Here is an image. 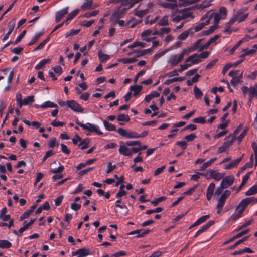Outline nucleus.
Returning <instances> with one entry per match:
<instances>
[{
  "label": "nucleus",
  "mask_w": 257,
  "mask_h": 257,
  "mask_svg": "<svg viewBox=\"0 0 257 257\" xmlns=\"http://www.w3.org/2000/svg\"><path fill=\"white\" fill-rule=\"evenodd\" d=\"M171 16L172 17V20L173 22H179L188 18H193L194 17L190 8L184 9L179 11V13L177 15H175V14L172 12Z\"/></svg>",
  "instance_id": "obj_1"
},
{
  "label": "nucleus",
  "mask_w": 257,
  "mask_h": 257,
  "mask_svg": "<svg viewBox=\"0 0 257 257\" xmlns=\"http://www.w3.org/2000/svg\"><path fill=\"white\" fill-rule=\"evenodd\" d=\"M77 124L81 127L83 130L88 131L90 132H95L98 135H101L103 133L100 131L99 127L95 124H93L89 122L85 124L82 123L78 120L76 121Z\"/></svg>",
  "instance_id": "obj_2"
},
{
  "label": "nucleus",
  "mask_w": 257,
  "mask_h": 257,
  "mask_svg": "<svg viewBox=\"0 0 257 257\" xmlns=\"http://www.w3.org/2000/svg\"><path fill=\"white\" fill-rule=\"evenodd\" d=\"M254 200H255L254 197L246 198L243 199L237 206L236 210H238L241 213H243L248 205L252 202Z\"/></svg>",
  "instance_id": "obj_3"
},
{
  "label": "nucleus",
  "mask_w": 257,
  "mask_h": 257,
  "mask_svg": "<svg viewBox=\"0 0 257 257\" xmlns=\"http://www.w3.org/2000/svg\"><path fill=\"white\" fill-rule=\"evenodd\" d=\"M68 102L69 103L68 108L76 112H83L84 109L76 101L70 100H68Z\"/></svg>",
  "instance_id": "obj_4"
},
{
  "label": "nucleus",
  "mask_w": 257,
  "mask_h": 257,
  "mask_svg": "<svg viewBox=\"0 0 257 257\" xmlns=\"http://www.w3.org/2000/svg\"><path fill=\"white\" fill-rule=\"evenodd\" d=\"M184 54L182 52L179 55H174L170 57L169 63L173 66H177L183 59Z\"/></svg>",
  "instance_id": "obj_5"
},
{
  "label": "nucleus",
  "mask_w": 257,
  "mask_h": 257,
  "mask_svg": "<svg viewBox=\"0 0 257 257\" xmlns=\"http://www.w3.org/2000/svg\"><path fill=\"white\" fill-rule=\"evenodd\" d=\"M234 180L235 178L233 175L227 176L223 178L220 184L225 189L227 188L233 184Z\"/></svg>",
  "instance_id": "obj_6"
},
{
  "label": "nucleus",
  "mask_w": 257,
  "mask_h": 257,
  "mask_svg": "<svg viewBox=\"0 0 257 257\" xmlns=\"http://www.w3.org/2000/svg\"><path fill=\"white\" fill-rule=\"evenodd\" d=\"M201 61V60L197 53L191 55L186 59V62L189 63L191 66L198 64Z\"/></svg>",
  "instance_id": "obj_7"
},
{
  "label": "nucleus",
  "mask_w": 257,
  "mask_h": 257,
  "mask_svg": "<svg viewBox=\"0 0 257 257\" xmlns=\"http://www.w3.org/2000/svg\"><path fill=\"white\" fill-rule=\"evenodd\" d=\"M234 16L238 15L237 17V21L239 23L244 21L248 17V13H244L243 9H239L234 13Z\"/></svg>",
  "instance_id": "obj_8"
},
{
  "label": "nucleus",
  "mask_w": 257,
  "mask_h": 257,
  "mask_svg": "<svg viewBox=\"0 0 257 257\" xmlns=\"http://www.w3.org/2000/svg\"><path fill=\"white\" fill-rule=\"evenodd\" d=\"M68 13V7H65L62 9L58 11L55 14V21L57 23L59 22L63 16Z\"/></svg>",
  "instance_id": "obj_9"
},
{
  "label": "nucleus",
  "mask_w": 257,
  "mask_h": 257,
  "mask_svg": "<svg viewBox=\"0 0 257 257\" xmlns=\"http://www.w3.org/2000/svg\"><path fill=\"white\" fill-rule=\"evenodd\" d=\"M72 254L73 256L78 255L77 257H86L90 254V253L89 249L83 248L72 252Z\"/></svg>",
  "instance_id": "obj_10"
},
{
  "label": "nucleus",
  "mask_w": 257,
  "mask_h": 257,
  "mask_svg": "<svg viewBox=\"0 0 257 257\" xmlns=\"http://www.w3.org/2000/svg\"><path fill=\"white\" fill-rule=\"evenodd\" d=\"M234 141V138H233L230 141H226L223 143L222 146H220L217 150L218 154L222 153L228 149L233 144Z\"/></svg>",
  "instance_id": "obj_11"
},
{
  "label": "nucleus",
  "mask_w": 257,
  "mask_h": 257,
  "mask_svg": "<svg viewBox=\"0 0 257 257\" xmlns=\"http://www.w3.org/2000/svg\"><path fill=\"white\" fill-rule=\"evenodd\" d=\"M214 224L213 221H209L206 224L202 226L195 233L194 237H198L200 234L206 231Z\"/></svg>",
  "instance_id": "obj_12"
},
{
  "label": "nucleus",
  "mask_w": 257,
  "mask_h": 257,
  "mask_svg": "<svg viewBox=\"0 0 257 257\" xmlns=\"http://www.w3.org/2000/svg\"><path fill=\"white\" fill-rule=\"evenodd\" d=\"M152 51L151 48L147 49L144 50H135L130 52H129L127 54L128 55H132L133 54H136V56L137 57H139L141 56H143L147 54V53H151Z\"/></svg>",
  "instance_id": "obj_13"
},
{
  "label": "nucleus",
  "mask_w": 257,
  "mask_h": 257,
  "mask_svg": "<svg viewBox=\"0 0 257 257\" xmlns=\"http://www.w3.org/2000/svg\"><path fill=\"white\" fill-rule=\"evenodd\" d=\"M160 5L162 7L171 10H178V6L175 3H170L169 2H160Z\"/></svg>",
  "instance_id": "obj_14"
},
{
  "label": "nucleus",
  "mask_w": 257,
  "mask_h": 257,
  "mask_svg": "<svg viewBox=\"0 0 257 257\" xmlns=\"http://www.w3.org/2000/svg\"><path fill=\"white\" fill-rule=\"evenodd\" d=\"M210 19H208L205 22L200 23L195 26H193L190 28V30L191 31L193 32V33L195 32H198L201 30L203 28L209 23Z\"/></svg>",
  "instance_id": "obj_15"
},
{
  "label": "nucleus",
  "mask_w": 257,
  "mask_h": 257,
  "mask_svg": "<svg viewBox=\"0 0 257 257\" xmlns=\"http://www.w3.org/2000/svg\"><path fill=\"white\" fill-rule=\"evenodd\" d=\"M212 0H204L200 4L196 5L193 7V8H197L198 9H204L208 8L211 5Z\"/></svg>",
  "instance_id": "obj_16"
},
{
  "label": "nucleus",
  "mask_w": 257,
  "mask_h": 257,
  "mask_svg": "<svg viewBox=\"0 0 257 257\" xmlns=\"http://www.w3.org/2000/svg\"><path fill=\"white\" fill-rule=\"evenodd\" d=\"M209 173L211 177L216 181L221 180L224 176V173L218 172L214 170H210Z\"/></svg>",
  "instance_id": "obj_17"
},
{
  "label": "nucleus",
  "mask_w": 257,
  "mask_h": 257,
  "mask_svg": "<svg viewBox=\"0 0 257 257\" xmlns=\"http://www.w3.org/2000/svg\"><path fill=\"white\" fill-rule=\"evenodd\" d=\"M215 187V185L214 183H211L208 186L206 192V197L207 199L209 201L212 198Z\"/></svg>",
  "instance_id": "obj_18"
},
{
  "label": "nucleus",
  "mask_w": 257,
  "mask_h": 257,
  "mask_svg": "<svg viewBox=\"0 0 257 257\" xmlns=\"http://www.w3.org/2000/svg\"><path fill=\"white\" fill-rule=\"evenodd\" d=\"M119 152L121 154L125 156H131L132 155L131 149L127 148L125 145L120 146Z\"/></svg>",
  "instance_id": "obj_19"
},
{
  "label": "nucleus",
  "mask_w": 257,
  "mask_h": 257,
  "mask_svg": "<svg viewBox=\"0 0 257 257\" xmlns=\"http://www.w3.org/2000/svg\"><path fill=\"white\" fill-rule=\"evenodd\" d=\"M253 97H257V84L249 88V99L251 101Z\"/></svg>",
  "instance_id": "obj_20"
},
{
  "label": "nucleus",
  "mask_w": 257,
  "mask_h": 257,
  "mask_svg": "<svg viewBox=\"0 0 257 257\" xmlns=\"http://www.w3.org/2000/svg\"><path fill=\"white\" fill-rule=\"evenodd\" d=\"M242 159V157H240L231 162L230 164H226L224 166V169L228 170L236 167L241 161Z\"/></svg>",
  "instance_id": "obj_21"
},
{
  "label": "nucleus",
  "mask_w": 257,
  "mask_h": 257,
  "mask_svg": "<svg viewBox=\"0 0 257 257\" xmlns=\"http://www.w3.org/2000/svg\"><path fill=\"white\" fill-rule=\"evenodd\" d=\"M40 107L43 109L48 108H57L58 105L50 101H47L43 103L40 105Z\"/></svg>",
  "instance_id": "obj_22"
},
{
  "label": "nucleus",
  "mask_w": 257,
  "mask_h": 257,
  "mask_svg": "<svg viewBox=\"0 0 257 257\" xmlns=\"http://www.w3.org/2000/svg\"><path fill=\"white\" fill-rule=\"evenodd\" d=\"M51 62L50 59H45L41 60L38 64L35 66L36 70H40L43 68L45 65L50 63Z\"/></svg>",
  "instance_id": "obj_23"
},
{
  "label": "nucleus",
  "mask_w": 257,
  "mask_h": 257,
  "mask_svg": "<svg viewBox=\"0 0 257 257\" xmlns=\"http://www.w3.org/2000/svg\"><path fill=\"white\" fill-rule=\"evenodd\" d=\"M98 57L99 58V60L102 63H104L106 62L110 58L109 55L102 53L101 50L98 51Z\"/></svg>",
  "instance_id": "obj_24"
},
{
  "label": "nucleus",
  "mask_w": 257,
  "mask_h": 257,
  "mask_svg": "<svg viewBox=\"0 0 257 257\" xmlns=\"http://www.w3.org/2000/svg\"><path fill=\"white\" fill-rule=\"evenodd\" d=\"M160 95L159 92L156 91L151 92L149 94L146 95L145 97L144 100L146 102H149L154 97H158Z\"/></svg>",
  "instance_id": "obj_25"
},
{
  "label": "nucleus",
  "mask_w": 257,
  "mask_h": 257,
  "mask_svg": "<svg viewBox=\"0 0 257 257\" xmlns=\"http://www.w3.org/2000/svg\"><path fill=\"white\" fill-rule=\"evenodd\" d=\"M79 9H75L72 12H71L67 17L66 20H65V23L66 25L68 24V22L69 21L72 20L79 13Z\"/></svg>",
  "instance_id": "obj_26"
},
{
  "label": "nucleus",
  "mask_w": 257,
  "mask_h": 257,
  "mask_svg": "<svg viewBox=\"0 0 257 257\" xmlns=\"http://www.w3.org/2000/svg\"><path fill=\"white\" fill-rule=\"evenodd\" d=\"M250 174V173H248L244 175V176L243 178V179H242L241 184L236 189L237 193L239 192L241 190L242 187L244 186L245 184L246 183V182L247 181V180H248V179L249 178Z\"/></svg>",
  "instance_id": "obj_27"
},
{
  "label": "nucleus",
  "mask_w": 257,
  "mask_h": 257,
  "mask_svg": "<svg viewBox=\"0 0 257 257\" xmlns=\"http://www.w3.org/2000/svg\"><path fill=\"white\" fill-rule=\"evenodd\" d=\"M190 33L193 34V32L191 31L190 28L181 33L178 36V39L181 40H184L187 38Z\"/></svg>",
  "instance_id": "obj_28"
},
{
  "label": "nucleus",
  "mask_w": 257,
  "mask_h": 257,
  "mask_svg": "<svg viewBox=\"0 0 257 257\" xmlns=\"http://www.w3.org/2000/svg\"><path fill=\"white\" fill-rule=\"evenodd\" d=\"M12 246V243L6 240H0V248L8 249Z\"/></svg>",
  "instance_id": "obj_29"
},
{
  "label": "nucleus",
  "mask_w": 257,
  "mask_h": 257,
  "mask_svg": "<svg viewBox=\"0 0 257 257\" xmlns=\"http://www.w3.org/2000/svg\"><path fill=\"white\" fill-rule=\"evenodd\" d=\"M149 11V10L147 9H144V10H138L136 9H135L134 10V13L136 16H137L139 17L140 18L142 17L145 15H146Z\"/></svg>",
  "instance_id": "obj_30"
},
{
  "label": "nucleus",
  "mask_w": 257,
  "mask_h": 257,
  "mask_svg": "<svg viewBox=\"0 0 257 257\" xmlns=\"http://www.w3.org/2000/svg\"><path fill=\"white\" fill-rule=\"evenodd\" d=\"M225 201L226 200H225L220 197V198L218 200V203L217 204V206H216V208L217 209V213H219L221 211L222 208L225 204Z\"/></svg>",
  "instance_id": "obj_31"
},
{
  "label": "nucleus",
  "mask_w": 257,
  "mask_h": 257,
  "mask_svg": "<svg viewBox=\"0 0 257 257\" xmlns=\"http://www.w3.org/2000/svg\"><path fill=\"white\" fill-rule=\"evenodd\" d=\"M243 51H244V53L241 55V58H244L247 55H253L256 52V49H253L250 50H248L247 49H243Z\"/></svg>",
  "instance_id": "obj_32"
},
{
  "label": "nucleus",
  "mask_w": 257,
  "mask_h": 257,
  "mask_svg": "<svg viewBox=\"0 0 257 257\" xmlns=\"http://www.w3.org/2000/svg\"><path fill=\"white\" fill-rule=\"evenodd\" d=\"M43 34V32H40L36 34L35 36L28 43V46H32L39 39V38Z\"/></svg>",
  "instance_id": "obj_33"
},
{
  "label": "nucleus",
  "mask_w": 257,
  "mask_h": 257,
  "mask_svg": "<svg viewBox=\"0 0 257 257\" xmlns=\"http://www.w3.org/2000/svg\"><path fill=\"white\" fill-rule=\"evenodd\" d=\"M124 188L125 185L124 184H122L120 186L119 191L116 194V198H120L121 197L125 196L126 194V192L124 190Z\"/></svg>",
  "instance_id": "obj_34"
},
{
  "label": "nucleus",
  "mask_w": 257,
  "mask_h": 257,
  "mask_svg": "<svg viewBox=\"0 0 257 257\" xmlns=\"http://www.w3.org/2000/svg\"><path fill=\"white\" fill-rule=\"evenodd\" d=\"M168 16L165 15L163 17H162L159 21L158 23V25L161 26H167L169 24L168 23Z\"/></svg>",
  "instance_id": "obj_35"
},
{
  "label": "nucleus",
  "mask_w": 257,
  "mask_h": 257,
  "mask_svg": "<svg viewBox=\"0 0 257 257\" xmlns=\"http://www.w3.org/2000/svg\"><path fill=\"white\" fill-rule=\"evenodd\" d=\"M117 120L118 121H124L127 122L130 120V118L128 115L120 114L118 115Z\"/></svg>",
  "instance_id": "obj_36"
},
{
  "label": "nucleus",
  "mask_w": 257,
  "mask_h": 257,
  "mask_svg": "<svg viewBox=\"0 0 257 257\" xmlns=\"http://www.w3.org/2000/svg\"><path fill=\"white\" fill-rule=\"evenodd\" d=\"M216 160V158H211L206 162L203 164L201 166L200 170H203L206 168L208 167L212 163H213Z\"/></svg>",
  "instance_id": "obj_37"
},
{
  "label": "nucleus",
  "mask_w": 257,
  "mask_h": 257,
  "mask_svg": "<svg viewBox=\"0 0 257 257\" xmlns=\"http://www.w3.org/2000/svg\"><path fill=\"white\" fill-rule=\"evenodd\" d=\"M131 90L134 92V95H138L142 90V87L141 85H134L131 87Z\"/></svg>",
  "instance_id": "obj_38"
},
{
  "label": "nucleus",
  "mask_w": 257,
  "mask_h": 257,
  "mask_svg": "<svg viewBox=\"0 0 257 257\" xmlns=\"http://www.w3.org/2000/svg\"><path fill=\"white\" fill-rule=\"evenodd\" d=\"M243 72L241 73L239 76L238 77H233L232 80L231 81V84L232 85H236V84L239 83L241 81L242 77Z\"/></svg>",
  "instance_id": "obj_39"
},
{
  "label": "nucleus",
  "mask_w": 257,
  "mask_h": 257,
  "mask_svg": "<svg viewBox=\"0 0 257 257\" xmlns=\"http://www.w3.org/2000/svg\"><path fill=\"white\" fill-rule=\"evenodd\" d=\"M145 46L146 43L142 42L135 41L133 43V44L129 45L128 46V48L130 49H132L136 47H140L141 48H144Z\"/></svg>",
  "instance_id": "obj_40"
},
{
  "label": "nucleus",
  "mask_w": 257,
  "mask_h": 257,
  "mask_svg": "<svg viewBox=\"0 0 257 257\" xmlns=\"http://www.w3.org/2000/svg\"><path fill=\"white\" fill-rule=\"evenodd\" d=\"M126 138H139V134L135 131L128 130L126 131Z\"/></svg>",
  "instance_id": "obj_41"
},
{
  "label": "nucleus",
  "mask_w": 257,
  "mask_h": 257,
  "mask_svg": "<svg viewBox=\"0 0 257 257\" xmlns=\"http://www.w3.org/2000/svg\"><path fill=\"white\" fill-rule=\"evenodd\" d=\"M114 177L116 180L115 182V186H118L119 185L121 186L122 184H124L123 183L124 177L123 176H121L120 177H119L117 175H114Z\"/></svg>",
  "instance_id": "obj_42"
},
{
  "label": "nucleus",
  "mask_w": 257,
  "mask_h": 257,
  "mask_svg": "<svg viewBox=\"0 0 257 257\" xmlns=\"http://www.w3.org/2000/svg\"><path fill=\"white\" fill-rule=\"evenodd\" d=\"M257 193V185L252 186L249 190L245 193L247 196H250L255 194Z\"/></svg>",
  "instance_id": "obj_43"
},
{
  "label": "nucleus",
  "mask_w": 257,
  "mask_h": 257,
  "mask_svg": "<svg viewBox=\"0 0 257 257\" xmlns=\"http://www.w3.org/2000/svg\"><path fill=\"white\" fill-rule=\"evenodd\" d=\"M93 1L92 0H87L84 2L81 7V8L83 10L90 9L92 5Z\"/></svg>",
  "instance_id": "obj_44"
},
{
  "label": "nucleus",
  "mask_w": 257,
  "mask_h": 257,
  "mask_svg": "<svg viewBox=\"0 0 257 257\" xmlns=\"http://www.w3.org/2000/svg\"><path fill=\"white\" fill-rule=\"evenodd\" d=\"M159 18V16H156L154 18H151L150 16L146 18L145 20V24H153L155 23Z\"/></svg>",
  "instance_id": "obj_45"
},
{
  "label": "nucleus",
  "mask_w": 257,
  "mask_h": 257,
  "mask_svg": "<svg viewBox=\"0 0 257 257\" xmlns=\"http://www.w3.org/2000/svg\"><path fill=\"white\" fill-rule=\"evenodd\" d=\"M34 101V96L31 95L25 98L23 100V104L24 105H27L29 103H31Z\"/></svg>",
  "instance_id": "obj_46"
},
{
  "label": "nucleus",
  "mask_w": 257,
  "mask_h": 257,
  "mask_svg": "<svg viewBox=\"0 0 257 257\" xmlns=\"http://www.w3.org/2000/svg\"><path fill=\"white\" fill-rule=\"evenodd\" d=\"M197 48L194 45L188 49H184L182 50L183 53L185 55H188L190 53L195 51Z\"/></svg>",
  "instance_id": "obj_47"
},
{
  "label": "nucleus",
  "mask_w": 257,
  "mask_h": 257,
  "mask_svg": "<svg viewBox=\"0 0 257 257\" xmlns=\"http://www.w3.org/2000/svg\"><path fill=\"white\" fill-rule=\"evenodd\" d=\"M194 93L195 98L198 99L200 98L203 95L201 90L197 86H195L194 88Z\"/></svg>",
  "instance_id": "obj_48"
},
{
  "label": "nucleus",
  "mask_w": 257,
  "mask_h": 257,
  "mask_svg": "<svg viewBox=\"0 0 257 257\" xmlns=\"http://www.w3.org/2000/svg\"><path fill=\"white\" fill-rule=\"evenodd\" d=\"M166 197L165 196H161L158 198L155 199V200L151 201V204L154 206H156L159 202H162L165 200H166Z\"/></svg>",
  "instance_id": "obj_49"
},
{
  "label": "nucleus",
  "mask_w": 257,
  "mask_h": 257,
  "mask_svg": "<svg viewBox=\"0 0 257 257\" xmlns=\"http://www.w3.org/2000/svg\"><path fill=\"white\" fill-rule=\"evenodd\" d=\"M26 33V30H24L20 34H19L17 38L16 39L15 41L14 42L13 44L16 45L18 43H19L22 38L25 36Z\"/></svg>",
  "instance_id": "obj_50"
},
{
  "label": "nucleus",
  "mask_w": 257,
  "mask_h": 257,
  "mask_svg": "<svg viewBox=\"0 0 257 257\" xmlns=\"http://www.w3.org/2000/svg\"><path fill=\"white\" fill-rule=\"evenodd\" d=\"M212 15L213 18L214 24L217 25L220 20L222 19V17L218 13H212Z\"/></svg>",
  "instance_id": "obj_51"
},
{
  "label": "nucleus",
  "mask_w": 257,
  "mask_h": 257,
  "mask_svg": "<svg viewBox=\"0 0 257 257\" xmlns=\"http://www.w3.org/2000/svg\"><path fill=\"white\" fill-rule=\"evenodd\" d=\"M227 10L224 7H221L219 8V12H218L222 17V19H224L227 15Z\"/></svg>",
  "instance_id": "obj_52"
},
{
  "label": "nucleus",
  "mask_w": 257,
  "mask_h": 257,
  "mask_svg": "<svg viewBox=\"0 0 257 257\" xmlns=\"http://www.w3.org/2000/svg\"><path fill=\"white\" fill-rule=\"evenodd\" d=\"M89 142L86 139H84L81 141V142L79 144V146L80 147L81 150H84L89 147L88 146Z\"/></svg>",
  "instance_id": "obj_53"
},
{
  "label": "nucleus",
  "mask_w": 257,
  "mask_h": 257,
  "mask_svg": "<svg viewBox=\"0 0 257 257\" xmlns=\"http://www.w3.org/2000/svg\"><path fill=\"white\" fill-rule=\"evenodd\" d=\"M80 31V29H76V30L72 29V30H71L70 31L68 32L66 34L65 37L66 38H68L69 36H74V35H77V34H78L79 33Z\"/></svg>",
  "instance_id": "obj_54"
},
{
  "label": "nucleus",
  "mask_w": 257,
  "mask_h": 257,
  "mask_svg": "<svg viewBox=\"0 0 257 257\" xmlns=\"http://www.w3.org/2000/svg\"><path fill=\"white\" fill-rule=\"evenodd\" d=\"M209 217L210 216L209 215H206L200 217L198 219H197L196 221V224L200 225V224L203 223L206 220H207L209 218Z\"/></svg>",
  "instance_id": "obj_55"
},
{
  "label": "nucleus",
  "mask_w": 257,
  "mask_h": 257,
  "mask_svg": "<svg viewBox=\"0 0 257 257\" xmlns=\"http://www.w3.org/2000/svg\"><path fill=\"white\" fill-rule=\"evenodd\" d=\"M113 131H117V132L120 135L126 137L127 131L124 128H118L117 130H116V127L114 125H113Z\"/></svg>",
  "instance_id": "obj_56"
},
{
  "label": "nucleus",
  "mask_w": 257,
  "mask_h": 257,
  "mask_svg": "<svg viewBox=\"0 0 257 257\" xmlns=\"http://www.w3.org/2000/svg\"><path fill=\"white\" fill-rule=\"evenodd\" d=\"M64 169V167L63 165L59 166L57 168L51 169L50 172L54 174H59L61 173Z\"/></svg>",
  "instance_id": "obj_57"
},
{
  "label": "nucleus",
  "mask_w": 257,
  "mask_h": 257,
  "mask_svg": "<svg viewBox=\"0 0 257 257\" xmlns=\"http://www.w3.org/2000/svg\"><path fill=\"white\" fill-rule=\"evenodd\" d=\"M253 222V220H249L248 221H247L246 222H245L244 224H243L241 226H238L235 230V231H239L245 227H247L248 226L250 225V224H252V223Z\"/></svg>",
  "instance_id": "obj_58"
},
{
  "label": "nucleus",
  "mask_w": 257,
  "mask_h": 257,
  "mask_svg": "<svg viewBox=\"0 0 257 257\" xmlns=\"http://www.w3.org/2000/svg\"><path fill=\"white\" fill-rule=\"evenodd\" d=\"M160 36H163L164 34H167L171 31V29L169 27L162 28L159 30Z\"/></svg>",
  "instance_id": "obj_59"
},
{
  "label": "nucleus",
  "mask_w": 257,
  "mask_h": 257,
  "mask_svg": "<svg viewBox=\"0 0 257 257\" xmlns=\"http://www.w3.org/2000/svg\"><path fill=\"white\" fill-rule=\"evenodd\" d=\"M137 61L135 58H123L120 60V61L123 62L124 64L132 63Z\"/></svg>",
  "instance_id": "obj_60"
},
{
  "label": "nucleus",
  "mask_w": 257,
  "mask_h": 257,
  "mask_svg": "<svg viewBox=\"0 0 257 257\" xmlns=\"http://www.w3.org/2000/svg\"><path fill=\"white\" fill-rule=\"evenodd\" d=\"M193 121L195 123H201V124H204L206 122V121L205 119V118L203 117H201V116L194 118L193 120Z\"/></svg>",
  "instance_id": "obj_61"
},
{
  "label": "nucleus",
  "mask_w": 257,
  "mask_h": 257,
  "mask_svg": "<svg viewBox=\"0 0 257 257\" xmlns=\"http://www.w3.org/2000/svg\"><path fill=\"white\" fill-rule=\"evenodd\" d=\"M99 11L98 10H93L91 12L86 13L84 14V17L86 18H89L92 16H95L99 13Z\"/></svg>",
  "instance_id": "obj_62"
},
{
  "label": "nucleus",
  "mask_w": 257,
  "mask_h": 257,
  "mask_svg": "<svg viewBox=\"0 0 257 257\" xmlns=\"http://www.w3.org/2000/svg\"><path fill=\"white\" fill-rule=\"evenodd\" d=\"M196 138L195 134L192 133L185 137L184 139L186 142H191Z\"/></svg>",
  "instance_id": "obj_63"
},
{
  "label": "nucleus",
  "mask_w": 257,
  "mask_h": 257,
  "mask_svg": "<svg viewBox=\"0 0 257 257\" xmlns=\"http://www.w3.org/2000/svg\"><path fill=\"white\" fill-rule=\"evenodd\" d=\"M231 194V192L228 190H225L220 196V198L226 200Z\"/></svg>",
  "instance_id": "obj_64"
}]
</instances>
